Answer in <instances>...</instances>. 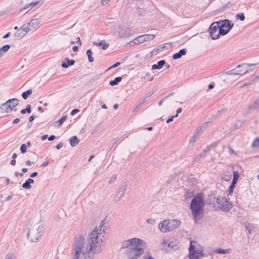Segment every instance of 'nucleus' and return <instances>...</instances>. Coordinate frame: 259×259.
<instances>
[{
    "instance_id": "34",
    "label": "nucleus",
    "mask_w": 259,
    "mask_h": 259,
    "mask_svg": "<svg viewBox=\"0 0 259 259\" xmlns=\"http://www.w3.org/2000/svg\"><path fill=\"white\" fill-rule=\"evenodd\" d=\"M121 80L122 77H116L113 80H111L109 81V84L111 86L117 85L121 81Z\"/></svg>"
},
{
    "instance_id": "2",
    "label": "nucleus",
    "mask_w": 259,
    "mask_h": 259,
    "mask_svg": "<svg viewBox=\"0 0 259 259\" xmlns=\"http://www.w3.org/2000/svg\"><path fill=\"white\" fill-rule=\"evenodd\" d=\"M102 229V227L100 229V232H98L97 228H95L93 231L90 233L89 236L88 240V244L86 245V248L89 250L91 251L93 254H97L101 251V243L103 242L102 237H104L103 235H102V231L105 233L104 229Z\"/></svg>"
},
{
    "instance_id": "10",
    "label": "nucleus",
    "mask_w": 259,
    "mask_h": 259,
    "mask_svg": "<svg viewBox=\"0 0 259 259\" xmlns=\"http://www.w3.org/2000/svg\"><path fill=\"white\" fill-rule=\"evenodd\" d=\"M15 101H17L15 99H9L5 103L2 104L0 106V111L3 113H10L13 109L11 106V103Z\"/></svg>"
},
{
    "instance_id": "39",
    "label": "nucleus",
    "mask_w": 259,
    "mask_h": 259,
    "mask_svg": "<svg viewBox=\"0 0 259 259\" xmlns=\"http://www.w3.org/2000/svg\"><path fill=\"white\" fill-rule=\"evenodd\" d=\"M31 105L30 104H27L25 109H22L20 111V113L22 114H26V113H30L31 112Z\"/></svg>"
},
{
    "instance_id": "17",
    "label": "nucleus",
    "mask_w": 259,
    "mask_h": 259,
    "mask_svg": "<svg viewBox=\"0 0 259 259\" xmlns=\"http://www.w3.org/2000/svg\"><path fill=\"white\" fill-rule=\"evenodd\" d=\"M217 198H218V197L215 196L214 193L212 191H210L208 193L206 201L208 204H214V202H216Z\"/></svg>"
},
{
    "instance_id": "42",
    "label": "nucleus",
    "mask_w": 259,
    "mask_h": 259,
    "mask_svg": "<svg viewBox=\"0 0 259 259\" xmlns=\"http://www.w3.org/2000/svg\"><path fill=\"white\" fill-rule=\"evenodd\" d=\"M44 231V228L42 226H39L37 228V234H39L37 238H35V240H34L33 239H31L30 241L31 242H35L37 240H38V238L40 237L41 236V234H40L41 233H42Z\"/></svg>"
},
{
    "instance_id": "46",
    "label": "nucleus",
    "mask_w": 259,
    "mask_h": 259,
    "mask_svg": "<svg viewBox=\"0 0 259 259\" xmlns=\"http://www.w3.org/2000/svg\"><path fill=\"white\" fill-rule=\"evenodd\" d=\"M252 147L254 148L259 147V138H256L252 143Z\"/></svg>"
},
{
    "instance_id": "8",
    "label": "nucleus",
    "mask_w": 259,
    "mask_h": 259,
    "mask_svg": "<svg viewBox=\"0 0 259 259\" xmlns=\"http://www.w3.org/2000/svg\"><path fill=\"white\" fill-rule=\"evenodd\" d=\"M219 22H213L209 26L208 31L212 39H216L219 38L218 32L219 30Z\"/></svg>"
},
{
    "instance_id": "49",
    "label": "nucleus",
    "mask_w": 259,
    "mask_h": 259,
    "mask_svg": "<svg viewBox=\"0 0 259 259\" xmlns=\"http://www.w3.org/2000/svg\"><path fill=\"white\" fill-rule=\"evenodd\" d=\"M101 74H98L96 76H95L94 77H93L90 80H89V82L90 83H92L94 81L98 80L100 76H101Z\"/></svg>"
},
{
    "instance_id": "54",
    "label": "nucleus",
    "mask_w": 259,
    "mask_h": 259,
    "mask_svg": "<svg viewBox=\"0 0 259 259\" xmlns=\"http://www.w3.org/2000/svg\"><path fill=\"white\" fill-rule=\"evenodd\" d=\"M156 91V89H153L151 91H150L149 92H148L146 94V97H150L153 94H154Z\"/></svg>"
},
{
    "instance_id": "18",
    "label": "nucleus",
    "mask_w": 259,
    "mask_h": 259,
    "mask_svg": "<svg viewBox=\"0 0 259 259\" xmlns=\"http://www.w3.org/2000/svg\"><path fill=\"white\" fill-rule=\"evenodd\" d=\"M187 49L183 48L182 49L180 50V51L174 54L172 58L175 60L180 59L183 56L187 54Z\"/></svg>"
},
{
    "instance_id": "1",
    "label": "nucleus",
    "mask_w": 259,
    "mask_h": 259,
    "mask_svg": "<svg viewBox=\"0 0 259 259\" xmlns=\"http://www.w3.org/2000/svg\"><path fill=\"white\" fill-rule=\"evenodd\" d=\"M146 242L142 239L133 238L125 241L123 247H126L125 254L130 259L138 258L144 252L143 247L146 245Z\"/></svg>"
},
{
    "instance_id": "50",
    "label": "nucleus",
    "mask_w": 259,
    "mask_h": 259,
    "mask_svg": "<svg viewBox=\"0 0 259 259\" xmlns=\"http://www.w3.org/2000/svg\"><path fill=\"white\" fill-rule=\"evenodd\" d=\"M120 65V62H116L115 63H114L113 65H112L111 66H110L109 68H108L106 70V71L111 69H112V68H115L117 67H118V66H119Z\"/></svg>"
},
{
    "instance_id": "29",
    "label": "nucleus",
    "mask_w": 259,
    "mask_h": 259,
    "mask_svg": "<svg viewBox=\"0 0 259 259\" xmlns=\"http://www.w3.org/2000/svg\"><path fill=\"white\" fill-rule=\"evenodd\" d=\"M69 140L70 142V144L72 147H75L79 142V140L78 139L77 136H73L70 137Z\"/></svg>"
},
{
    "instance_id": "12",
    "label": "nucleus",
    "mask_w": 259,
    "mask_h": 259,
    "mask_svg": "<svg viewBox=\"0 0 259 259\" xmlns=\"http://www.w3.org/2000/svg\"><path fill=\"white\" fill-rule=\"evenodd\" d=\"M42 0H37L36 2H31L28 4L25 5L23 7H21L20 9V11L22 12L23 10L28 8L29 7H32L31 9L34 8L35 10L36 8L39 7L43 3Z\"/></svg>"
},
{
    "instance_id": "33",
    "label": "nucleus",
    "mask_w": 259,
    "mask_h": 259,
    "mask_svg": "<svg viewBox=\"0 0 259 259\" xmlns=\"http://www.w3.org/2000/svg\"><path fill=\"white\" fill-rule=\"evenodd\" d=\"M10 48V45H5L0 48V58L5 54Z\"/></svg>"
},
{
    "instance_id": "32",
    "label": "nucleus",
    "mask_w": 259,
    "mask_h": 259,
    "mask_svg": "<svg viewBox=\"0 0 259 259\" xmlns=\"http://www.w3.org/2000/svg\"><path fill=\"white\" fill-rule=\"evenodd\" d=\"M141 36L142 37V39H143V42L144 41L153 40L155 37L154 35L151 34L141 35Z\"/></svg>"
},
{
    "instance_id": "38",
    "label": "nucleus",
    "mask_w": 259,
    "mask_h": 259,
    "mask_svg": "<svg viewBox=\"0 0 259 259\" xmlns=\"http://www.w3.org/2000/svg\"><path fill=\"white\" fill-rule=\"evenodd\" d=\"M32 93V90L31 89H29L26 91L23 92L22 93L21 96L24 100H26Z\"/></svg>"
},
{
    "instance_id": "14",
    "label": "nucleus",
    "mask_w": 259,
    "mask_h": 259,
    "mask_svg": "<svg viewBox=\"0 0 259 259\" xmlns=\"http://www.w3.org/2000/svg\"><path fill=\"white\" fill-rule=\"evenodd\" d=\"M217 22H219V26L220 28L224 29H229L230 27L231 29L234 25V23H231L229 19H225Z\"/></svg>"
},
{
    "instance_id": "59",
    "label": "nucleus",
    "mask_w": 259,
    "mask_h": 259,
    "mask_svg": "<svg viewBox=\"0 0 259 259\" xmlns=\"http://www.w3.org/2000/svg\"><path fill=\"white\" fill-rule=\"evenodd\" d=\"M63 143L62 142H60L58 144H57L55 147L57 150H59L63 147Z\"/></svg>"
},
{
    "instance_id": "62",
    "label": "nucleus",
    "mask_w": 259,
    "mask_h": 259,
    "mask_svg": "<svg viewBox=\"0 0 259 259\" xmlns=\"http://www.w3.org/2000/svg\"><path fill=\"white\" fill-rule=\"evenodd\" d=\"M196 134L194 133L193 136L190 139L189 142L194 143L196 140Z\"/></svg>"
},
{
    "instance_id": "60",
    "label": "nucleus",
    "mask_w": 259,
    "mask_h": 259,
    "mask_svg": "<svg viewBox=\"0 0 259 259\" xmlns=\"http://www.w3.org/2000/svg\"><path fill=\"white\" fill-rule=\"evenodd\" d=\"M14 255L13 254L8 253L7 254L5 259H13Z\"/></svg>"
},
{
    "instance_id": "64",
    "label": "nucleus",
    "mask_w": 259,
    "mask_h": 259,
    "mask_svg": "<svg viewBox=\"0 0 259 259\" xmlns=\"http://www.w3.org/2000/svg\"><path fill=\"white\" fill-rule=\"evenodd\" d=\"M214 83L213 82H211V83H210L208 85V89H212L214 88Z\"/></svg>"
},
{
    "instance_id": "47",
    "label": "nucleus",
    "mask_w": 259,
    "mask_h": 259,
    "mask_svg": "<svg viewBox=\"0 0 259 259\" xmlns=\"http://www.w3.org/2000/svg\"><path fill=\"white\" fill-rule=\"evenodd\" d=\"M21 153H25L27 151V146L25 144H23L21 145L20 148Z\"/></svg>"
},
{
    "instance_id": "56",
    "label": "nucleus",
    "mask_w": 259,
    "mask_h": 259,
    "mask_svg": "<svg viewBox=\"0 0 259 259\" xmlns=\"http://www.w3.org/2000/svg\"><path fill=\"white\" fill-rule=\"evenodd\" d=\"M79 112V110L78 109H73L71 112V115L72 116L74 115L76 113H78Z\"/></svg>"
},
{
    "instance_id": "19",
    "label": "nucleus",
    "mask_w": 259,
    "mask_h": 259,
    "mask_svg": "<svg viewBox=\"0 0 259 259\" xmlns=\"http://www.w3.org/2000/svg\"><path fill=\"white\" fill-rule=\"evenodd\" d=\"M169 227V220H165L161 222L158 225V228L160 231L164 233V230H167V228L168 229Z\"/></svg>"
},
{
    "instance_id": "45",
    "label": "nucleus",
    "mask_w": 259,
    "mask_h": 259,
    "mask_svg": "<svg viewBox=\"0 0 259 259\" xmlns=\"http://www.w3.org/2000/svg\"><path fill=\"white\" fill-rule=\"evenodd\" d=\"M236 18L241 21H244L245 19V16L243 13H238L236 15Z\"/></svg>"
},
{
    "instance_id": "31",
    "label": "nucleus",
    "mask_w": 259,
    "mask_h": 259,
    "mask_svg": "<svg viewBox=\"0 0 259 259\" xmlns=\"http://www.w3.org/2000/svg\"><path fill=\"white\" fill-rule=\"evenodd\" d=\"M26 35V32H24L23 30L19 29L18 31L14 34V36L17 39L22 38Z\"/></svg>"
},
{
    "instance_id": "41",
    "label": "nucleus",
    "mask_w": 259,
    "mask_h": 259,
    "mask_svg": "<svg viewBox=\"0 0 259 259\" xmlns=\"http://www.w3.org/2000/svg\"><path fill=\"white\" fill-rule=\"evenodd\" d=\"M232 175L230 172L223 174L221 176V179L226 182H228L230 180Z\"/></svg>"
},
{
    "instance_id": "43",
    "label": "nucleus",
    "mask_w": 259,
    "mask_h": 259,
    "mask_svg": "<svg viewBox=\"0 0 259 259\" xmlns=\"http://www.w3.org/2000/svg\"><path fill=\"white\" fill-rule=\"evenodd\" d=\"M126 186H122L119 187V190L118 192V195H119L120 196H121L122 197L123 196L125 191L126 190Z\"/></svg>"
},
{
    "instance_id": "15",
    "label": "nucleus",
    "mask_w": 259,
    "mask_h": 259,
    "mask_svg": "<svg viewBox=\"0 0 259 259\" xmlns=\"http://www.w3.org/2000/svg\"><path fill=\"white\" fill-rule=\"evenodd\" d=\"M162 245L166 248V249L170 248L173 250H176L178 248V245L170 241V240H163L162 241Z\"/></svg>"
},
{
    "instance_id": "37",
    "label": "nucleus",
    "mask_w": 259,
    "mask_h": 259,
    "mask_svg": "<svg viewBox=\"0 0 259 259\" xmlns=\"http://www.w3.org/2000/svg\"><path fill=\"white\" fill-rule=\"evenodd\" d=\"M215 252L218 254H227V253H230L231 249H230L218 248L215 250Z\"/></svg>"
},
{
    "instance_id": "23",
    "label": "nucleus",
    "mask_w": 259,
    "mask_h": 259,
    "mask_svg": "<svg viewBox=\"0 0 259 259\" xmlns=\"http://www.w3.org/2000/svg\"><path fill=\"white\" fill-rule=\"evenodd\" d=\"M172 43H167L164 44H161L159 45L157 49L156 53L160 52L163 50L164 49H166V50H168L170 49L172 47Z\"/></svg>"
},
{
    "instance_id": "26",
    "label": "nucleus",
    "mask_w": 259,
    "mask_h": 259,
    "mask_svg": "<svg viewBox=\"0 0 259 259\" xmlns=\"http://www.w3.org/2000/svg\"><path fill=\"white\" fill-rule=\"evenodd\" d=\"M142 37L141 35H140L136 37L133 40L130 41L127 44L130 46H133L134 45H137L143 42Z\"/></svg>"
},
{
    "instance_id": "21",
    "label": "nucleus",
    "mask_w": 259,
    "mask_h": 259,
    "mask_svg": "<svg viewBox=\"0 0 259 259\" xmlns=\"http://www.w3.org/2000/svg\"><path fill=\"white\" fill-rule=\"evenodd\" d=\"M34 182V180L31 178H29L26 180L25 182L22 184V187L25 189H30L31 188V184H33Z\"/></svg>"
},
{
    "instance_id": "9",
    "label": "nucleus",
    "mask_w": 259,
    "mask_h": 259,
    "mask_svg": "<svg viewBox=\"0 0 259 259\" xmlns=\"http://www.w3.org/2000/svg\"><path fill=\"white\" fill-rule=\"evenodd\" d=\"M240 175L237 170L233 171V178L228 189V195H232L237 183Z\"/></svg>"
},
{
    "instance_id": "44",
    "label": "nucleus",
    "mask_w": 259,
    "mask_h": 259,
    "mask_svg": "<svg viewBox=\"0 0 259 259\" xmlns=\"http://www.w3.org/2000/svg\"><path fill=\"white\" fill-rule=\"evenodd\" d=\"M67 118V115H64L61 117V118L57 121L56 123L58 124V126H59L62 125L63 122L65 121Z\"/></svg>"
},
{
    "instance_id": "20",
    "label": "nucleus",
    "mask_w": 259,
    "mask_h": 259,
    "mask_svg": "<svg viewBox=\"0 0 259 259\" xmlns=\"http://www.w3.org/2000/svg\"><path fill=\"white\" fill-rule=\"evenodd\" d=\"M75 63V61L74 60L66 58L64 61L62 63L61 66L62 68H67L68 67L73 65Z\"/></svg>"
},
{
    "instance_id": "51",
    "label": "nucleus",
    "mask_w": 259,
    "mask_h": 259,
    "mask_svg": "<svg viewBox=\"0 0 259 259\" xmlns=\"http://www.w3.org/2000/svg\"><path fill=\"white\" fill-rule=\"evenodd\" d=\"M12 99H15V100H17V101H13V102H12L11 103V106H12V108H14V107H15L17 106H18L19 100L17 98H12Z\"/></svg>"
},
{
    "instance_id": "61",
    "label": "nucleus",
    "mask_w": 259,
    "mask_h": 259,
    "mask_svg": "<svg viewBox=\"0 0 259 259\" xmlns=\"http://www.w3.org/2000/svg\"><path fill=\"white\" fill-rule=\"evenodd\" d=\"M174 116L173 115H171L170 116L168 119L166 120V123H169L170 122L173 121V119H174Z\"/></svg>"
},
{
    "instance_id": "27",
    "label": "nucleus",
    "mask_w": 259,
    "mask_h": 259,
    "mask_svg": "<svg viewBox=\"0 0 259 259\" xmlns=\"http://www.w3.org/2000/svg\"><path fill=\"white\" fill-rule=\"evenodd\" d=\"M93 44L94 46H102V49L104 50H106L109 46V44L107 43H106L105 40H102L99 42H96L94 41L93 42Z\"/></svg>"
},
{
    "instance_id": "13",
    "label": "nucleus",
    "mask_w": 259,
    "mask_h": 259,
    "mask_svg": "<svg viewBox=\"0 0 259 259\" xmlns=\"http://www.w3.org/2000/svg\"><path fill=\"white\" fill-rule=\"evenodd\" d=\"M131 34V30L130 28L127 27H121L119 28L117 32V35L120 38L127 37Z\"/></svg>"
},
{
    "instance_id": "58",
    "label": "nucleus",
    "mask_w": 259,
    "mask_h": 259,
    "mask_svg": "<svg viewBox=\"0 0 259 259\" xmlns=\"http://www.w3.org/2000/svg\"><path fill=\"white\" fill-rule=\"evenodd\" d=\"M32 29V28L30 27L29 25L26 26V28H25L24 32H26V34L29 31H31Z\"/></svg>"
},
{
    "instance_id": "48",
    "label": "nucleus",
    "mask_w": 259,
    "mask_h": 259,
    "mask_svg": "<svg viewBox=\"0 0 259 259\" xmlns=\"http://www.w3.org/2000/svg\"><path fill=\"white\" fill-rule=\"evenodd\" d=\"M146 101V98L143 99L142 101L141 102H140L137 106H136V107L135 108V109H134V111H137L143 104Z\"/></svg>"
},
{
    "instance_id": "36",
    "label": "nucleus",
    "mask_w": 259,
    "mask_h": 259,
    "mask_svg": "<svg viewBox=\"0 0 259 259\" xmlns=\"http://www.w3.org/2000/svg\"><path fill=\"white\" fill-rule=\"evenodd\" d=\"M249 237L248 236L247 238L242 237V240L240 241V243L242 247H244L245 246L248 245L249 243Z\"/></svg>"
},
{
    "instance_id": "30",
    "label": "nucleus",
    "mask_w": 259,
    "mask_h": 259,
    "mask_svg": "<svg viewBox=\"0 0 259 259\" xmlns=\"http://www.w3.org/2000/svg\"><path fill=\"white\" fill-rule=\"evenodd\" d=\"M244 224L246 230L247 231V235H248L249 234H251L254 228L253 225L248 222H245Z\"/></svg>"
},
{
    "instance_id": "25",
    "label": "nucleus",
    "mask_w": 259,
    "mask_h": 259,
    "mask_svg": "<svg viewBox=\"0 0 259 259\" xmlns=\"http://www.w3.org/2000/svg\"><path fill=\"white\" fill-rule=\"evenodd\" d=\"M40 23V20L38 18L32 19L30 22L27 23L32 29L35 28Z\"/></svg>"
},
{
    "instance_id": "24",
    "label": "nucleus",
    "mask_w": 259,
    "mask_h": 259,
    "mask_svg": "<svg viewBox=\"0 0 259 259\" xmlns=\"http://www.w3.org/2000/svg\"><path fill=\"white\" fill-rule=\"evenodd\" d=\"M84 256V259H93L94 258V254L92 253L91 251L89 250L85 247L84 251H82L81 252Z\"/></svg>"
},
{
    "instance_id": "6",
    "label": "nucleus",
    "mask_w": 259,
    "mask_h": 259,
    "mask_svg": "<svg viewBox=\"0 0 259 259\" xmlns=\"http://www.w3.org/2000/svg\"><path fill=\"white\" fill-rule=\"evenodd\" d=\"M216 202L218 204L220 209L225 212L229 211L233 207L232 203L228 201L225 197H218Z\"/></svg>"
},
{
    "instance_id": "3",
    "label": "nucleus",
    "mask_w": 259,
    "mask_h": 259,
    "mask_svg": "<svg viewBox=\"0 0 259 259\" xmlns=\"http://www.w3.org/2000/svg\"><path fill=\"white\" fill-rule=\"evenodd\" d=\"M205 205L204 193H197L192 199L190 204V209L195 221L201 218Z\"/></svg>"
},
{
    "instance_id": "28",
    "label": "nucleus",
    "mask_w": 259,
    "mask_h": 259,
    "mask_svg": "<svg viewBox=\"0 0 259 259\" xmlns=\"http://www.w3.org/2000/svg\"><path fill=\"white\" fill-rule=\"evenodd\" d=\"M249 110H257L259 109V98L256 99L253 103L248 106Z\"/></svg>"
},
{
    "instance_id": "22",
    "label": "nucleus",
    "mask_w": 259,
    "mask_h": 259,
    "mask_svg": "<svg viewBox=\"0 0 259 259\" xmlns=\"http://www.w3.org/2000/svg\"><path fill=\"white\" fill-rule=\"evenodd\" d=\"M166 63L165 60H161L157 63V64H154L152 66V70H155V69H161L164 65H165Z\"/></svg>"
},
{
    "instance_id": "11",
    "label": "nucleus",
    "mask_w": 259,
    "mask_h": 259,
    "mask_svg": "<svg viewBox=\"0 0 259 259\" xmlns=\"http://www.w3.org/2000/svg\"><path fill=\"white\" fill-rule=\"evenodd\" d=\"M181 222L177 219L169 220V228L166 229L167 230H164V233H166L174 230L177 229L180 225Z\"/></svg>"
},
{
    "instance_id": "55",
    "label": "nucleus",
    "mask_w": 259,
    "mask_h": 259,
    "mask_svg": "<svg viewBox=\"0 0 259 259\" xmlns=\"http://www.w3.org/2000/svg\"><path fill=\"white\" fill-rule=\"evenodd\" d=\"M226 111V109H222L221 110H219L217 113V116L221 115L223 113H224Z\"/></svg>"
},
{
    "instance_id": "63",
    "label": "nucleus",
    "mask_w": 259,
    "mask_h": 259,
    "mask_svg": "<svg viewBox=\"0 0 259 259\" xmlns=\"http://www.w3.org/2000/svg\"><path fill=\"white\" fill-rule=\"evenodd\" d=\"M48 138L49 141H52L56 139V136L55 135H51L49 136Z\"/></svg>"
},
{
    "instance_id": "4",
    "label": "nucleus",
    "mask_w": 259,
    "mask_h": 259,
    "mask_svg": "<svg viewBox=\"0 0 259 259\" xmlns=\"http://www.w3.org/2000/svg\"><path fill=\"white\" fill-rule=\"evenodd\" d=\"M259 63H254V64H249V63H242V64H239L236 67V68L228 71L226 72H224L222 73V75H243L250 71H252L254 69H248V68L252 66H256Z\"/></svg>"
},
{
    "instance_id": "35",
    "label": "nucleus",
    "mask_w": 259,
    "mask_h": 259,
    "mask_svg": "<svg viewBox=\"0 0 259 259\" xmlns=\"http://www.w3.org/2000/svg\"><path fill=\"white\" fill-rule=\"evenodd\" d=\"M231 30V27H230L229 29H224L222 28H219V30L218 32V35H219V37L220 35H225L227 34Z\"/></svg>"
},
{
    "instance_id": "7",
    "label": "nucleus",
    "mask_w": 259,
    "mask_h": 259,
    "mask_svg": "<svg viewBox=\"0 0 259 259\" xmlns=\"http://www.w3.org/2000/svg\"><path fill=\"white\" fill-rule=\"evenodd\" d=\"M84 239L82 235H79L75 237L74 242L73 244V252L78 251V253H81L82 249L84 246Z\"/></svg>"
},
{
    "instance_id": "5",
    "label": "nucleus",
    "mask_w": 259,
    "mask_h": 259,
    "mask_svg": "<svg viewBox=\"0 0 259 259\" xmlns=\"http://www.w3.org/2000/svg\"><path fill=\"white\" fill-rule=\"evenodd\" d=\"M195 241H190V244L189 246V259H201L204 256L203 249L202 247L197 248L195 247Z\"/></svg>"
},
{
    "instance_id": "57",
    "label": "nucleus",
    "mask_w": 259,
    "mask_h": 259,
    "mask_svg": "<svg viewBox=\"0 0 259 259\" xmlns=\"http://www.w3.org/2000/svg\"><path fill=\"white\" fill-rule=\"evenodd\" d=\"M202 131V126H198L195 130L194 133L198 135L199 133H200Z\"/></svg>"
},
{
    "instance_id": "16",
    "label": "nucleus",
    "mask_w": 259,
    "mask_h": 259,
    "mask_svg": "<svg viewBox=\"0 0 259 259\" xmlns=\"http://www.w3.org/2000/svg\"><path fill=\"white\" fill-rule=\"evenodd\" d=\"M149 12V11L147 8L142 5L139 6L137 9V13L139 16H145Z\"/></svg>"
},
{
    "instance_id": "53",
    "label": "nucleus",
    "mask_w": 259,
    "mask_h": 259,
    "mask_svg": "<svg viewBox=\"0 0 259 259\" xmlns=\"http://www.w3.org/2000/svg\"><path fill=\"white\" fill-rule=\"evenodd\" d=\"M147 222L149 224L154 225L155 223V220L152 218H149L147 220Z\"/></svg>"
},
{
    "instance_id": "40",
    "label": "nucleus",
    "mask_w": 259,
    "mask_h": 259,
    "mask_svg": "<svg viewBox=\"0 0 259 259\" xmlns=\"http://www.w3.org/2000/svg\"><path fill=\"white\" fill-rule=\"evenodd\" d=\"M87 55L88 57V60L90 62H93L94 61V58L93 57V53L92 52V50L91 49H88L86 51Z\"/></svg>"
},
{
    "instance_id": "52",
    "label": "nucleus",
    "mask_w": 259,
    "mask_h": 259,
    "mask_svg": "<svg viewBox=\"0 0 259 259\" xmlns=\"http://www.w3.org/2000/svg\"><path fill=\"white\" fill-rule=\"evenodd\" d=\"M72 253L73 255V259H79L81 255V253H78L77 251L76 252H73Z\"/></svg>"
}]
</instances>
